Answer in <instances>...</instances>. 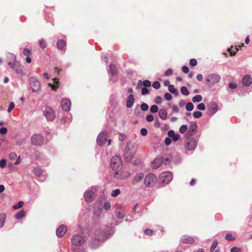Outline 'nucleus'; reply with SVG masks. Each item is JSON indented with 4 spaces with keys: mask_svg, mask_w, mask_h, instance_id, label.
Returning a JSON list of instances; mask_svg holds the SVG:
<instances>
[{
    "mask_svg": "<svg viewBox=\"0 0 252 252\" xmlns=\"http://www.w3.org/2000/svg\"><path fill=\"white\" fill-rule=\"evenodd\" d=\"M135 150L134 146L131 143H128L126 146L124 152V159L126 162H129L134 157Z\"/></svg>",
    "mask_w": 252,
    "mask_h": 252,
    "instance_id": "1",
    "label": "nucleus"
},
{
    "mask_svg": "<svg viewBox=\"0 0 252 252\" xmlns=\"http://www.w3.org/2000/svg\"><path fill=\"white\" fill-rule=\"evenodd\" d=\"M110 165L112 169L118 174L122 166L121 158L117 156H113L111 159Z\"/></svg>",
    "mask_w": 252,
    "mask_h": 252,
    "instance_id": "2",
    "label": "nucleus"
},
{
    "mask_svg": "<svg viewBox=\"0 0 252 252\" xmlns=\"http://www.w3.org/2000/svg\"><path fill=\"white\" fill-rule=\"evenodd\" d=\"M29 83L33 92H37L40 90V83L35 78L31 77L29 79Z\"/></svg>",
    "mask_w": 252,
    "mask_h": 252,
    "instance_id": "3",
    "label": "nucleus"
},
{
    "mask_svg": "<svg viewBox=\"0 0 252 252\" xmlns=\"http://www.w3.org/2000/svg\"><path fill=\"white\" fill-rule=\"evenodd\" d=\"M156 181L157 177L156 175L151 173L148 174L144 179L145 184L148 187L153 186Z\"/></svg>",
    "mask_w": 252,
    "mask_h": 252,
    "instance_id": "4",
    "label": "nucleus"
},
{
    "mask_svg": "<svg viewBox=\"0 0 252 252\" xmlns=\"http://www.w3.org/2000/svg\"><path fill=\"white\" fill-rule=\"evenodd\" d=\"M71 241L72 245L79 246L83 244L85 242V239L82 235L76 234L72 237Z\"/></svg>",
    "mask_w": 252,
    "mask_h": 252,
    "instance_id": "5",
    "label": "nucleus"
},
{
    "mask_svg": "<svg viewBox=\"0 0 252 252\" xmlns=\"http://www.w3.org/2000/svg\"><path fill=\"white\" fill-rule=\"evenodd\" d=\"M32 143L35 146H40L44 142V138L40 134H34L31 138Z\"/></svg>",
    "mask_w": 252,
    "mask_h": 252,
    "instance_id": "6",
    "label": "nucleus"
},
{
    "mask_svg": "<svg viewBox=\"0 0 252 252\" xmlns=\"http://www.w3.org/2000/svg\"><path fill=\"white\" fill-rule=\"evenodd\" d=\"M44 115L46 117L48 121H53L56 115L55 111L50 107H46L44 111Z\"/></svg>",
    "mask_w": 252,
    "mask_h": 252,
    "instance_id": "7",
    "label": "nucleus"
},
{
    "mask_svg": "<svg viewBox=\"0 0 252 252\" xmlns=\"http://www.w3.org/2000/svg\"><path fill=\"white\" fill-rule=\"evenodd\" d=\"M172 174L170 172H164L162 173L159 177V180L162 183L168 184L172 179Z\"/></svg>",
    "mask_w": 252,
    "mask_h": 252,
    "instance_id": "8",
    "label": "nucleus"
},
{
    "mask_svg": "<svg viewBox=\"0 0 252 252\" xmlns=\"http://www.w3.org/2000/svg\"><path fill=\"white\" fill-rule=\"evenodd\" d=\"M108 137V134L106 131H103L101 132L97 137V143L99 146H102L106 143V140Z\"/></svg>",
    "mask_w": 252,
    "mask_h": 252,
    "instance_id": "9",
    "label": "nucleus"
},
{
    "mask_svg": "<svg viewBox=\"0 0 252 252\" xmlns=\"http://www.w3.org/2000/svg\"><path fill=\"white\" fill-rule=\"evenodd\" d=\"M220 79V77L219 75L216 74H211L209 75L206 78V81L207 83H209L212 85L218 83Z\"/></svg>",
    "mask_w": 252,
    "mask_h": 252,
    "instance_id": "10",
    "label": "nucleus"
},
{
    "mask_svg": "<svg viewBox=\"0 0 252 252\" xmlns=\"http://www.w3.org/2000/svg\"><path fill=\"white\" fill-rule=\"evenodd\" d=\"M9 67L17 74L22 73V66L18 62H9L8 63Z\"/></svg>",
    "mask_w": 252,
    "mask_h": 252,
    "instance_id": "11",
    "label": "nucleus"
},
{
    "mask_svg": "<svg viewBox=\"0 0 252 252\" xmlns=\"http://www.w3.org/2000/svg\"><path fill=\"white\" fill-rule=\"evenodd\" d=\"M196 145L197 143L196 140L191 138L187 139L185 147L187 150L192 151L195 149Z\"/></svg>",
    "mask_w": 252,
    "mask_h": 252,
    "instance_id": "12",
    "label": "nucleus"
},
{
    "mask_svg": "<svg viewBox=\"0 0 252 252\" xmlns=\"http://www.w3.org/2000/svg\"><path fill=\"white\" fill-rule=\"evenodd\" d=\"M95 194L93 191L88 190L84 193V197L86 201L91 202L93 201L95 198Z\"/></svg>",
    "mask_w": 252,
    "mask_h": 252,
    "instance_id": "13",
    "label": "nucleus"
},
{
    "mask_svg": "<svg viewBox=\"0 0 252 252\" xmlns=\"http://www.w3.org/2000/svg\"><path fill=\"white\" fill-rule=\"evenodd\" d=\"M71 101L68 98H63L61 100V106L62 109L65 111L70 110Z\"/></svg>",
    "mask_w": 252,
    "mask_h": 252,
    "instance_id": "14",
    "label": "nucleus"
},
{
    "mask_svg": "<svg viewBox=\"0 0 252 252\" xmlns=\"http://www.w3.org/2000/svg\"><path fill=\"white\" fill-rule=\"evenodd\" d=\"M163 162V159L161 158H157L154 159L152 163L151 167L153 169H157L159 168Z\"/></svg>",
    "mask_w": 252,
    "mask_h": 252,
    "instance_id": "15",
    "label": "nucleus"
},
{
    "mask_svg": "<svg viewBox=\"0 0 252 252\" xmlns=\"http://www.w3.org/2000/svg\"><path fill=\"white\" fill-rule=\"evenodd\" d=\"M67 231V227L64 225H60L56 231L57 235L59 237H63Z\"/></svg>",
    "mask_w": 252,
    "mask_h": 252,
    "instance_id": "16",
    "label": "nucleus"
},
{
    "mask_svg": "<svg viewBox=\"0 0 252 252\" xmlns=\"http://www.w3.org/2000/svg\"><path fill=\"white\" fill-rule=\"evenodd\" d=\"M23 54L27 57L26 61L27 63H30L32 62V59L30 56L32 55V51L28 48H24L23 52Z\"/></svg>",
    "mask_w": 252,
    "mask_h": 252,
    "instance_id": "17",
    "label": "nucleus"
},
{
    "mask_svg": "<svg viewBox=\"0 0 252 252\" xmlns=\"http://www.w3.org/2000/svg\"><path fill=\"white\" fill-rule=\"evenodd\" d=\"M105 236V234L103 231L100 229L97 230L94 234V238L98 241L103 240Z\"/></svg>",
    "mask_w": 252,
    "mask_h": 252,
    "instance_id": "18",
    "label": "nucleus"
},
{
    "mask_svg": "<svg viewBox=\"0 0 252 252\" xmlns=\"http://www.w3.org/2000/svg\"><path fill=\"white\" fill-rule=\"evenodd\" d=\"M134 102V95L132 94H129L126 99V106L127 108H131Z\"/></svg>",
    "mask_w": 252,
    "mask_h": 252,
    "instance_id": "19",
    "label": "nucleus"
},
{
    "mask_svg": "<svg viewBox=\"0 0 252 252\" xmlns=\"http://www.w3.org/2000/svg\"><path fill=\"white\" fill-rule=\"evenodd\" d=\"M181 241L184 244H191L194 242V240L190 236H184L182 238Z\"/></svg>",
    "mask_w": 252,
    "mask_h": 252,
    "instance_id": "20",
    "label": "nucleus"
},
{
    "mask_svg": "<svg viewBox=\"0 0 252 252\" xmlns=\"http://www.w3.org/2000/svg\"><path fill=\"white\" fill-rule=\"evenodd\" d=\"M242 83L245 86H249L252 83V79L250 75H245L242 79Z\"/></svg>",
    "mask_w": 252,
    "mask_h": 252,
    "instance_id": "21",
    "label": "nucleus"
},
{
    "mask_svg": "<svg viewBox=\"0 0 252 252\" xmlns=\"http://www.w3.org/2000/svg\"><path fill=\"white\" fill-rule=\"evenodd\" d=\"M197 127V126L196 123L191 124L187 132V135L190 136L192 135L193 133L195 131Z\"/></svg>",
    "mask_w": 252,
    "mask_h": 252,
    "instance_id": "22",
    "label": "nucleus"
},
{
    "mask_svg": "<svg viewBox=\"0 0 252 252\" xmlns=\"http://www.w3.org/2000/svg\"><path fill=\"white\" fill-rule=\"evenodd\" d=\"M144 175L142 173H137L135 176L133 180L132 183L136 184L138 182H140L144 178Z\"/></svg>",
    "mask_w": 252,
    "mask_h": 252,
    "instance_id": "23",
    "label": "nucleus"
},
{
    "mask_svg": "<svg viewBox=\"0 0 252 252\" xmlns=\"http://www.w3.org/2000/svg\"><path fill=\"white\" fill-rule=\"evenodd\" d=\"M168 135L169 137L172 138L174 141H177L180 138V135L175 134L173 130H170L168 132Z\"/></svg>",
    "mask_w": 252,
    "mask_h": 252,
    "instance_id": "24",
    "label": "nucleus"
},
{
    "mask_svg": "<svg viewBox=\"0 0 252 252\" xmlns=\"http://www.w3.org/2000/svg\"><path fill=\"white\" fill-rule=\"evenodd\" d=\"M53 81H54V82L53 84L49 83L48 85H49V86H50V87L52 88V89L53 90L56 91L59 88V79L55 78L53 79Z\"/></svg>",
    "mask_w": 252,
    "mask_h": 252,
    "instance_id": "25",
    "label": "nucleus"
},
{
    "mask_svg": "<svg viewBox=\"0 0 252 252\" xmlns=\"http://www.w3.org/2000/svg\"><path fill=\"white\" fill-rule=\"evenodd\" d=\"M66 45L65 41L63 39H59L57 43V47L59 50H63Z\"/></svg>",
    "mask_w": 252,
    "mask_h": 252,
    "instance_id": "26",
    "label": "nucleus"
},
{
    "mask_svg": "<svg viewBox=\"0 0 252 252\" xmlns=\"http://www.w3.org/2000/svg\"><path fill=\"white\" fill-rule=\"evenodd\" d=\"M158 115L160 119L165 120L166 119L167 116V112L165 109H160L158 112Z\"/></svg>",
    "mask_w": 252,
    "mask_h": 252,
    "instance_id": "27",
    "label": "nucleus"
},
{
    "mask_svg": "<svg viewBox=\"0 0 252 252\" xmlns=\"http://www.w3.org/2000/svg\"><path fill=\"white\" fill-rule=\"evenodd\" d=\"M33 173L37 177H40L42 174V170L41 168L38 166H36L33 169Z\"/></svg>",
    "mask_w": 252,
    "mask_h": 252,
    "instance_id": "28",
    "label": "nucleus"
},
{
    "mask_svg": "<svg viewBox=\"0 0 252 252\" xmlns=\"http://www.w3.org/2000/svg\"><path fill=\"white\" fill-rule=\"evenodd\" d=\"M168 90L170 93L174 94L176 96L178 95L179 94L178 90L175 89L174 87V86L172 85H168Z\"/></svg>",
    "mask_w": 252,
    "mask_h": 252,
    "instance_id": "29",
    "label": "nucleus"
},
{
    "mask_svg": "<svg viewBox=\"0 0 252 252\" xmlns=\"http://www.w3.org/2000/svg\"><path fill=\"white\" fill-rule=\"evenodd\" d=\"M6 219V214L1 213L0 214V228L2 227L5 222Z\"/></svg>",
    "mask_w": 252,
    "mask_h": 252,
    "instance_id": "30",
    "label": "nucleus"
},
{
    "mask_svg": "<svg viewBox=\"0 0 252 252\" xmlns=\"http://www.w3.org/2000/svg\"><path fill=\"white\" fill-rule=\"evenodd\" d=\"M218 110V106L215 103H213L210 104V112L213 113H216Z\"/></svg>",
    "mask_w": 252,
    "mask_h": 252,
    "instance_id": "31",
    "label": "nucleus"
},
{
    "mask_svg": "<svg viewBox=\"0 0 252 252\" xmlns=\"http://www.w3.org/2000/svg\"><path fill=\"white\" fill-rule=\"evenodd\" d=\"M25 216V212L23 210H21L17 212L15 215V218L17 219H22Z\"/></svg>",
    "mask_w": 252,
    "mask_h": 252,
    "instance_id": "32",
    "label": "nucleus"
},
{
    "mask_svg": "<svg viewBox=\"0 0 252 252\" xmlns=\"http://www.w3.org/2000/svg\"><path fill=\"white\" fill-rule=\"evenodd\" d=\"M38 43H39V46L43 49L47 47V44H46V41H45V40H44L43 39H41L39 40Z\"/></svg>",
    "mask_w": 252,
    "mask_h": 252,
    "instance_id": "33",
    "label": "nucleus"
},
{
    "mask_svg": "<svg viewBox=\"0 0 252 252\" xmlns=\"http://www.w3.org/2000/svg\"><path fill=\"white\" fill-rule=\"evenodd\" d=\"M109 71L112 75L115 74L117 72V67L115 65L110 64L109 66Z\"/></svg>",
    "mask_w": 252,
    "mask_h": 252,
    "instance_id": "34",
    "label": "nucleus"
},
{
    "mask_svg": "<svg viewBox=\"0 0 252 252\" xmlns=\"http://www.w3.org/2000/svg\"><path fill=\"white\" fill-rule=\"evenodd\" d=\"M202 99V97L201 95L198 94L195 95L192 99V100L193 102H200Z\"/></svg>",
    "mask_w": 252,
    "mask_h": 252,
    "instance_id": "35",
    "label": "nucleus"
},
{
    "mask_svg": "<svg viewBox=\"0 0 252 252\" xmlns=\"http://www.w3.org/2000/svg\"><path fill=\"white\" fill-rule=\"evenodd\" d=\"M181 92L183 95H188L189 94V91H188L187 88L185 86L181 87Z\"/></svg>",
    "mask_w": 252,
    "mask_h": 252,
    "instance_id": "36",
    "label": "nucleus"
},
{
    "mask_svg": "<svg viewBox=\"0 0 252 252\" xmlns=\"http://www.w3.org/2000/svg\"><path fill=\"white\" fill-rule=\"evenodd\" d=\"M225 239L227 241H233L235 239V236L232 235L231 234H227L225 237Z\"/></svg>",
    "mask_w": 252,
    "mask_h": 252,
    "instance_id": "37",
    "label": "nucleus"
},
{
    "mask_svg": "<svg viewBox=\"0 0 252 252\" xmlns=\"http://www.w3.org/2000/svg\"><path fill=\"white\" fill-rule=\"evenodd\" d=\"M194 106L191 102H188L186 106V109L188 111H190L193 109Z\"/></svg>",
    "mask_w": 252,
    "mask_h": 252,
    "instance_id": "38",
    "label": "nucleus"
},
{
    "mask_svg": "<svg viewBox=\"0 0 252 252\" xmlns=\"http://www.w3.org/2000/svg\"><path fill=\"white\" fill-rule=\"evenodd\" d=\"M24 204V202L22 201H20L18 202L16 205H15L13 206V208L15 210L18 209L19 208H21Z\"/></svg>",
    "mask_w": 252,
    "mask_h": 252,
    "instance_id": "39",
    "label": "nucleus"
},
{
    "mask_svg": "<svg viewBox=\"0 0 252 252\" xmlns=\"http://www.w3.org/2000/svg\"><path fill=\"white\" fill-rule=\"evenodd\" d=\"M121 193V191L119 189H116L112 191L111 193V195L113 197H116L118 195H119Z\"/></svg>",
    "mask_w": 252,
    "mask_h": 252,
    "instance_id": "40",
    "label": "nucleus"
},
{
    "mask_svg": "<svg viewBox=\"0 0 252 252\" xmlns=\"http://www.w3.org/2000/svg\"><path fill=\"white\" fill-rule=\"evenodd\" d=\"M158 107L156 105H152L150 108V111L152 113H157L158 111Z\"/></svg>",
    "mask_w": 252,
    "mask_h": 252,
    "instance_id": "41",
    "label": "nucleus"
},
{
    "mask_svg": "<svg viewBox=\"0 0 252 252\" xmlns=\"http://www.w3.org/2000/svg\"><path fill=\"white\" fill-rule=\"evenodd\" d=\"M187 129H188L187 126L183 125L180 127V128L179 129V131L181 133H184L185 132H186V131L187 130Z\"/></svg>",
    "mask_w": 252,
    "mask_h": 252,
    "instance_id": "42",
    "label": "nucleus"
},
{
    "mask_svg": "<svg viewBox=\"0 0 252 252\" xmlns=\"http://www.w3.org/2000/svg\"><path fill=\"white\" fill-rule=\"evenodd\" d=\"M217 245H218L217 241H214L211 245V246L210 248V251L211 252L214 251L215 250V249L216 248Z\"/></svg>",
    "mask_w": 252,
    "mask_h": 252,
    "instance_id": "43",
    "label": "nucleus"
},
{
    "mask_svg": "<svg viewBox=\"0 0 252 252\" xmlns=\"http://www.w3.org/2000/svg\"><path fill=\"white\" fill-rule=\"evenodd\" d=\"M202 115V114L200 111H195L193 113V116L195 118H199Z\"/></svg>",
    "mask_w": 252,
    "mask_h": 252,
    "instance_id": "44",
    "label": "nucleus"
},
{
    "mask_svg": "<svg viewBox=\"0 0 252 252\" xmlns=\"http://www.w3.org/2000/svg\"><path fill=\"white\" fill-rule=\"evenodd\" d=\"M152 86L155 89H158L160 87V84L158 81H155L153 83Z\"/></svg>",
    "mask_w": 252,
    "mask_h": 252,
    "instance_id": "45",
    "label": "nucleus"
},
{
    "mask_svg": "<svg viewBox=\"0 0 252 252\" xmlns=\"http://www.w3.org/2000/svg\"><path fill=\"white\" fill-rule=\"evenodd\" d=\"M10 159L14 160L18 158L17 155L15 153H11L9 155Z\"/></svg>",
    "mask_w": 252,
    "mask_h": 252,
    "instance_id": "46",
    "label": "nucleus"
},
{
    "mask_svg": "<svg viewBox=\"0 0 252 252\" xmlns=\"http://www.w3.org/2000/svg\"><path fill=\"white\" fill-rule=\"evenodd\" d=\"M154 102L156 104H160L162 102V98L159 96H157L155 97V98L154 99Z\"/></svg>",
    "mask_w": 252,
    "mask_h": 252,
    "instance_id": "47",
    "label": "nucleus"
},
{
    "mask_svg": "<svg viewBox=\"0 0 252 252\" xmlns=\"http://www.w3.org/2000/svg\"><path fill=\"white\" fill-rule=\"evenodd\" d=\"M149 108V106L147 104L143 103L141 105V109L142 111H146Z\"/></svg>",
    "mask_w": 252,
    "mask_h": 252,
    "instance_id": "48",
    "label": "nucleus"
},
{
    "mask_svg": "<svg viewBox=\"0 0 252 252\" xmlns=\"http://www.w3.org/2000/svg\"><path fill=\"white\" fill-rule=\"evenodd\" d=\"M197 61L195 59H191L189 61V64L192 66H194L197 64Z\"/></svg>",
    "mask_w": 252,
    "mask_h": 252,
    "instance_id": "49",
    "label": "nucleus"
},
{
    "mask_svg": "<svg viewBox=\"0 0 252 252\" xmlns=\"http://www.w3.org/2000/svg\"><path fill=\"white\" fill-rule=\"evenodd\" d=\"M143 85L145 87H150L151 86V82L148 80H145L143 81Z\"/></svg>",
    "mask_w": 252,
    "mask_h": 252,
    "instance_id": "50",
    "label": "nucleus"
},
{
    "mask_svg": "<svg viewBox=\"0 0 252 252\" xmlns=\"http://www.w3.org/2000/svg\"><path fill=\"white\" fill-rule=\"evenodd\" d=\"M197 109L200 110H204L205 109V105L203 103H199L197 105Z\"/></svg>",
    "mask_w": 252,
    "mask_h": 252,
    "instance_id": "51",
    "label": "nucleus"
},
{
    "mask_svg": "<svg viewBox=\"0 0 252 252\" xmlns=\"http://www.w3.org/2000/svg\"><path fill=\"white\" fill-rule=\"evenodd\" d=\"M173 73L172 69L169 68L164 73V75L166 76H168L171 75Z\"/></svg>",
    "mask_w": 252,
    "mask_h": 252,
    "instance_id": "52",
    "label": "nucleus"
},
{
    "mask_svg": "<svg viewBox=\"0 0 252 252\" xmlns=\"http://www.w3.org/2000/svg\"><path fill=\"white\" fill-rule=\"evenodd\" d=\"M14 106H15L14 103L13 102H10V103L9 105L8 110H7V111L9 113L11 111V110L14 109Z\"/></svg>",
    "mask_w": 252,
    "mask_h": 252,
    "instance_id": "53",
    "label": "nucleus"
},
{
    "mask_svg": "<svg viewBox=\"0 0 252 252\" xmlns=\"http://www.w3.org/2000/svg\"><path fill=\"white\" fill-rule=\"evenodd\" d=\"M164 98L167 100H170L172 98V95L169 93H165L164 95Z\"/></svg>",
    "mask_w": 252,
    "mask_h": 252,
    "instance_id": "54",
    "label": "nucleus"
},
{
    "mask_svg": "<svg viewBox=\"0 0 252 252\" xmlns=\"http://www.w3.org/2000/svg\"><path fill=\"white\" fill-rule=\"evenodd\" d=\"M141 94L142 95L147 94H149V90L146 87H144L142 89Z\"/></svg>",
    "mask_w": 252,
    "mask_h": 252,
    "instance_id": "55",
    "label": "nucleus"
},
{
    "mask_svg": "<svg viewBox=\"0 0 252 252\" xmlns=\"http://www.w3.org/2000/svg\"><path fill=\"white\" fill-rule=\"evenodd\" d=\"M146 120L148 122H152L154 120V117L152 115H148L146 117Z\"/></svg>",
    "mask_w": 252,
    "mask_h": 252,
    "instance_id": "56",
    "label": "nucleus"
},
{
    "mask_svg": "<svg viewBox=\"0 0 252 252\" xmlns=\"http://www.w3.org/2000/svg\"><path fill=\"white\" fill-rule=\"evenodd\" d=\"M141 134L143 136H146L147 134V130L146 128H142L140 130Z\"/></svg>",
    "mask_w": 252,
    "mask_h": 252,
    "instance_id": "57",
    "label": "nucleus"
},
{
    "mask_svg": "<svg viewBox=\"0 0 252 252\" xmlns=\"http://www.w3.org/2000/svg\"><path fill=\"white\" fill-rule=\"evenodd\" d=\"M146 235H152L153 234V231L150 229H146L144 231Z\"/></svg>",
    "mask_w": 252,
    "mask_h": 252,
    "instance_id": "58",
    "label": "nucleus"
},
{
    "mask_svg": "<svg viewBox=\"0 0 252 252\" xmlns=\"http://www.w3.org/2000/svg\"><path fill=\"white\" fill-rule=\"evenodd\" d=\"M7 131V129L6 127H1V128H0V133L1 134H6Z\"/></svg>",
    "mask_w": 252,
    "mask_h": 252,
    "instance_id": "59",
    "label": "nucleus"
},
{
    "mask_svg": "<svg viewBox=\"0 0 252 252\" xmlns=\"http://www.w3.org/2000/svg\"><path fill=\"white\" fill-rule=\"evenodd\" d=\"M110 203L109 202H106L104 204V208L105 210H108L110 208Z\"/></svg>",
    "mask_w": 252,
    "mask_h": 252,
    "instance_id": "60",
    "label": "nucleus"
},
{
    "mask_svg": "<svg viewBox=\"0 0 252 252\" xmlns=\"http://www.w3.org/2000/svg\"><path fill=\"white\" fill-rule=\"evenodd\" d=\"M170 138V137H166V138H165V139L164 140V143L166 145H169L171 143V140Z\"/></svg>",
    "mask_w": 252,
    "mask_h": 252,
    "instance_id": "61",
    "label": "nucleus"
},
{
    "mask_svg": "<svg viewBox=\"0 0 252 252\" xmlns=\"http://www.w3.org/2000/svg\"><path fill=\"white\" fill-rule=\"evenodd\" d=\"M6 160L5 159H1L0 160V167L3 168L5 166Z\"/></svg>",
    "mask_w": 252,
    "mask_h": 252,
    "instance_id": "62",
    "label": "nucleus"
},
{
    "mask_svg": "<svg viewBox=\"0 0 252 252\" xmlns=\"http://www.w3.org/2000/svg\"><path fill=\"white\" fill-rule=\"evenodd\" d=\"M182 70L184 73H188L189 71V68L187 66H183Z\"/></svg>",
    "mask_w": 252,
    "mask_h": 252,
    "instance_id": "63",
    "label": "nucleus"
},
{
    "mask_svg": "<svg viewBox=\"0 0 252 252\" xmlns=\"http://www.w3.org/2000/svg\"><path fill=\"white\" fill-rule=\"evenodd\" d=\"M227 51L229 53L230 56H233L235 55L236 52L235 51H232L231 48H229L227 49Z\"/></svg>",
    "mask_w": 252,
    "mask_h": 252,
    "instance_id": "64",
    "label": "nucleus"
}]
</instances>
